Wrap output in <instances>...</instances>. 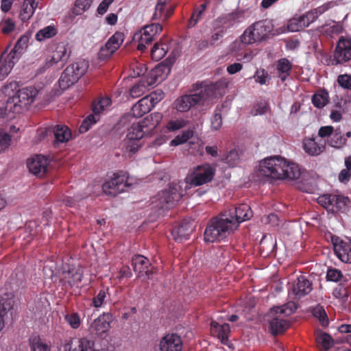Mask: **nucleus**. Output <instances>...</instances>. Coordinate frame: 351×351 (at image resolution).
Segmentation results:
<instances>
[{"mask_svg":"<svg viewBox=\"0 0 351 351\" xmlns=\"http://www.w3.org/2000/svg\"><path fill=\"white\" fill-rule=\"evenodd\" d=\"M305 27V20L302 15L291 19L287 24L289 31L292 32H299Z\"/></svg>","mask_w":351,"mask_h":351,"instance_id":"obj_43","label":"nucleus"},{"mask_svg":"<svg viewBox=\"0 0 351 351\" xmlns=\"http://www.w3.org/2000/svg\"><path fill=\"white\" fill-rule=\"evenodd\" d=\"M336 64H343L351 60V38L341 36L336 45L334 53Z\"/></svg>","mask_w":351,"mask_h":351,"instance_id":"obj_13","label":"nucleus"},{"mask_svg":"<svg viewBox=\"0 0 351 351\" xmlns=\"http://www.w3.org/2000/svg\"><path fill=\"white\" fill-rule=\"evenodd\" d=\"M222 125V117L220 110H215V113L211 118V128L214 130H217Z\"/></svg>","mask_w":351,"mask_h":351,"instance_id":"obj_61","label":"nucleus"},{"mask_svg":"<svg viewBox=\"0 0 351 351\" xmlns=\"http://www.w3.org/2000/svg\"><path fill=\"white\" fill-rule=\"evenodd\" d=\"M112 315L109 313H104L95 319L90 325V331L92 334L101 336L110 328Z\"/></svg>","mask_w":351,"mask_h":351,"instance_id":"obj_20","label":"nucleus"},{"mask_svg":"<svg viewBox=\"0 0 351 351\" xmlns=\"http://www.w3.org/2000/svg\"><path fill=\"white\" fill-rule=\"evenodd\" d=\"M337 83L343 88L351 90V75H339L337 77Z\"/></svg>","mask_w":351,"mask_h":351,"instance_id":"obj_60","label":"nucleus"},{"mask_svg":"<svg viewBox=\"0 0 351 351\" xmlns=\"http://www.w3.org/2000/svg\"><path fill=\"white\" fill-rule=\"evenodd\" d=\"M161 71V67L159 66L152 71L151 76L141 78L137 83H136L130 89V93L133 98H137L142 96L148 90L149 88L153 86L157 81L156 77L158 71Z\"/></svg>","mask_w":351,"mask_h":351,"instance_id":"obj_15","label":"nucleus"},{"mask_svg":"<svg viewBox=\"0 0 351 351\" xmlns=\"http://www.w3.org/2000/svg\"><path fill=\"white\" fill-rule=\"evenodd\" d=\"M163 118V115L160 112H154L148 116H147L141 123H139L142 125V129L144 128H149L150 130H153L157 127V125L160 123Z\"/></svg>","mask_w":351,"mask_h":351,"instance_id":"obj_36","label":"nucleus"},{"mask_svg":"<svg viewBox=\"0 0 351 351\" xmlns=\"http://www.w3.org/2000/svg\"><path fill=\"white\" fill-rule=\"evenodd\" d=\"M210 332L213 336L217 337L223 344H228L230 332V327L228 324H219L217 322L213 320L210 323Z\"/></svg>","mask_w":351,"mask_h":351,"instance_id":"obj_27","label":"nucleus"},{"mask_svg":"<svg viewBox=\"0 0 351 351\" xmlns=\"http://www.w3.org/2000/svg\"><path fill=\"white\" fill-rule=\"evenodd\" d=\"M225 161L230 167H233L237 165L239 161V154L236 149L230 150L225 158Z\"/></svg>","mask_w":351,"mask_h":351,"instance_id":"obj_54","label":"nucleus"},{"mask_svg":"<svg viewBox=\"0 0 351 351\" xmlns=\"http://www.w3.org/2000/svg\"><path fill=\"white\" fill-rule=\"evenodd\" d=\"M207 7V3H202L199 7L195 9L191 16L188 21L187 27L192 28L202 19V16Z\"/></svg>","mask_w":351,"mask_h":351,"instance_id":"obj_39","label":"nucleus"},{"mask_svg":"<svg viewBox=\"0 0 351 351\" xmlns=\"http://www.w3.org/2000/svg\"><path fill=\"white\" fill-rule=\"evenodd\" d=\"M146 132L142 129V125L133 123L128 130L125 138L121 143L123 155L125 157H133L144 145L143 138Z\"/></svg>","mask_w":351,"mask_h":351,"instance_id":"obj_5","label":"nucleus"},{"mask_svg":"<svg viewBox=\"0 0 351 351\" xmlns=\"http://www.w3.org/2000/svg\"><path fill=\"white\" fill-rule=\"evenodd\" d=\"M241 41L242 43L247 45L252 44L258 41L251 26L248 27L241 36Z\"/></svg>","mask_w":351,"mask_h":351,"instance_id":"obj_50","label":"nucleus"},{"mask_svg":"<svg viewBox=\"0 0 351 351\" xmlns=\"http://www.w3.org/2000/svg\"><path fill=\"white\" fill-rule=\"evenodd\" d=\"M29 41V38L27 36H22L20 38L16 41L14 49L19 53H23L27 47V43Z\"/></svg>","mask_w":351,"mask_h":351,"instance_id":"obj_62","label":"nucleus"},{"mask_svg":"<svg viewBox=\"0 0 351 351\" xmlns=\"http://www.w3.org/2000/svg\"><path fill=\"white\" fill-rule=\"evenodd\" d=\"M316 343L320 350H328L333 345V339L328 334L322 331H317Z\"/></svg>","mask_w":351,"mask_h":351,"instance_id":"obj_38","label":"nucleus"},{"mask_svg":"<svg viewBox=\"0 0 351 351\" xmlns=\"http://www.w3.org/2000/svg\"><path fill=\"white\" fill-rule=\"evenodd\" d=\"M215 174V169L210 165L206 163L197 165L185 178L186 184L191 186H201L212 181Z\"/></svg>","mask_w":351,"mask_h":351,"instance_id":"obj_9","label":"nucleus"},{"mask_svg":"<svg viewBox=\"0 0 351 351\" xmlns=\"http://www.w3.org/2000/svg\"><path fill=\"white\" fill-rule=\"evenodd\" d=\"M351 138V131L347 132L345 134L341 133L339 128L335 130L332 135L326 139L327 144L333 148L341 149L348 145V138Z\"/></svg>","mask_w":351,"mask_h":351,"instance_id":"obj_25","label":"nucleus"},{"mask_svg":"<svg viewBox=\"0 0 351 351\" xmlns=\"http://www.w3.org/2000/svg\"><path fill=\"white\" fill-rule=\"evenodd\" d=\"M333 250L337 257L343 263H351L350 243H348L339 237L332 238Z\"/></svg>","mask_w":351,"mask_h":351,"instance_id":"obj_21","label":"nucleus"},{"mask_svg":"<svg viewBox=\"0 0 351 351\" xmlns=\"http://www.w3.org/2000/svg\"><path fill=\"white\" fill-rule=\"evenodd\" d=\"M329 95L326 89H320L312 97V103L317 108H324L328 102Z\"/></svg>","mask_w":351,"mask_h":351,"instance_id":"obj_35","label":"nucleus"},{"mask_svg":"<svg viewBox=\"0 0 351 351\" xmlns=\"http://www.w3.org/2000/svg\"><path fill=\"white\" fill-rule=\"evenodd\" d=\"M164 92L162 90L158 89L145 97L149 98V100L151 102V104H153L154 108L164 98Z\"/></svg>","mask_w":351,"mask_h":351,"instance_id":"obj_59","label":"nucleus"},{"mask_svg":"<svg viewBox=\"0 0 351 351\" xmlns=\"http://www.w3.org/2000/svg\"><path fill=\"white\" fill-rule=\"evenodd\" d=\"M152 108L153 104H151L149 98L144 97L132 106L131 112L134 117L138 118L149 112Z\"/></svg>","mask_w":351,"mask_h":351,"instance_id":"obj_29","label":"nucleus"},{"mask_svg":"<svg viewBox=\"0 0 351 351\" xmlns=\"http://www.w3.org/2000/svg\"><path fill=\"white\" fill-rule=\"evenodd\" d=\"M57 34V29L54 26L49 25L40 29L36 34V39L38 41H43L47 38H51L56 36Z\"/></svg>","mask_w":351,"mask_h":351,"instance_id":"obj_45","label":"nucleus"},{"mask_svg":"<svg viewBox=\"0 0 351 351\" xmlns=\"http://www.w3.org/2000/svg\"><path fill=\"white\" fill-rule=\"evenodd\" d=\"M303 148L310 156L320 154L325 148V143L321 144L315 141V137L305 138L303 141Z\"/></svg>","mask_w":351,"mask_h":351,"instance_id":"obj_28","label":"nucleus"},{"mask_svg":"<svg viewBox=\"0 0 351 351\" xmlns=\"http://www.w3.org/2000/svg\"><path fill=\"white\" fill-rule=\"evenodd\" d=\"M317 203L328 212L345 213L348 208L350 200L348 197L341 195L324 194L317 198Z\"/></svg>","mask_w":351,"mask_h":351,"instance_id":"obj_8","label":"nucleus"},{"mask_svg":"<svg viewBox=\"0 0 351 351\" xmlns=\"http://www.w3.org/2000/svg\"><path fill=\"white\" fill-rule=\"evenodd\" d=\"M332 295L338 299H346L348 297V292L347 288L341 282L337 285L332 291Z\"/></svg>","mask_w":351,"mask_h":351,"instance_id":"obj_57","label":"nucleus"},{"mask_svg":"<svg viewBox=\"0 0 351 351\" xmlns=\"http://www.w3.org/2000/svg\"><path fill=\"white\" fill-rule=\"evenodd\" d=\"M37 6L38 3L35 0H24L20 12L21 19L23 22L28 21L34 14Z\"/></svg>","mask_w":351,"mask_h":351,"instance_id":"obj_33","label":"nucleus"},{"mask_svg":"<svg viewBox=\"0 0 351 351\" xmlns=\"http://www.w3.org/2000/svg\"><path fill=\"white\" fill-rule=\"evenodd\" d=\"M254 57V54L252 50H245L238 52L235 54V58L238 62L248 63L251 62Z\"/></svg>","mask_w":351,"mask_h":351,"instance_id":"obj_52","label":"nucleus"},{"mask_svg":"<svg viewBox=\"0 0 351 351\" xmlns=\"http://www.w3.org/2000/svg\"><path fill=\"white\" fill-rule=\"evenodd\" d=\"M324 10H322L321 8H318L316 9L311 10L310 11L306 12L305 14H302V16L305 20L306 27H308L312 23L315 21L319 15L322 14Z\"/></svg>","mask_w":351,"mask_h":351,"instance_id":"obj_46","label":"nucleus"},{"mask_svg":"<svg viewBox=\"0 0 351 351\" xmlns=\"http://www.w3.org/2000/svg\"><path fill=\"white\" fill-rule=\"evenodd\" d=\"M98 118H96L94 114H89L81 123L79 128V132L80 133L86 132L91 125L97 123Z\"/></svg>","mask_w":351,"mask_h":351,"instance_id":"obj_53","label":"nucleus"},{"mask_svg":"<svg viewBox=\"0 0 351 351\" xmlns=\"http://www.w3.org/2000/svg\"><path fill=\"white\" fill-rule=\"evenodd\" d=\"M180 186L176 184L171 183L168 189L159 192L153 200V204L158 210H169L173 208L182 198Z\"/></svg>","mask_w":351,"mask_h":351,"instance_id":"obj_7","label":"nucleus"},{"mask_svg":"<svg viewBox=\"0 0 351 351\" xmlns=\"http://www.w3.org/2000/svg\"><path fill=\"white\" fill-rule=\"evenodd\" d=\"M84 277L81 268H76L69 265H64L60 274V282L66 289L79 287Z\"/></svg>","mask_w":351,"mask_h":351,"instance_id":"obj_11","label":"nucleus"},{"mask_svg":"<svg viewBox=\"0 0 351 351\" xmlns=\"http://www.w3.org/2000/svg\"><path fill=\"white\" fill-rule=\"evenodd\" d=\"M326 279L328 281L338 282H346L347 278L344 277L341 270L336 268H328L326 272Z\"/></svg>","mask_w":351,"mask_h":351,"instance_id":"obj_44","label":"nucleus"},{"mask_svg":"<svg viewBox=\"0 0 351 351\" xmlns=\"http://www.w3.org/2000/svg\"><path fill=\"white\" fill-rule=\"evenodd\" d=\"M186 124V122L183 119L171 120L167 123L166 128L168 131L173 132L184 128Z\"/></svg>","mask_w":351,"mask_h":351,"instance_id":"obj_55","label":"nucleus"},{"mask_svg":"<svg viewBox=\"0 0 351 351\" xmlns=\"http://www.w3.org/2000/svg\"><path fill=\"white\" fill-rule=\"evenodd\" d=\"M111 104V99L109 97H102L93 104V112L96 118L99 119V114L102 112L106 108Z\"/></svg>","mask_w":351,"mask_h":351,"instance_id":"obj_42","label":"nucleus"},{"mask_svg":"<svg viewBox=\"0 0 351 351\" xmlns=\"http://www.w3.org/2000/svg\"><path fill=\"white\" fill-rule=\"evenodd\" d=\"M48 165L47 158L42 155H36L27 161L29 171L37 177H43L47 172Z\"/></svg>","mask_w":351,"mask_h":351,"instance_id":"obj_23","label":"nucleus"},{"mask_svg":"<svg viewBox=\"0 0 351 351\" xmlns=\"http://www.w3.org/2000/svg\"><path fill=\"white\" fill-rule=\"evenodd\" d=\"M291 69L292 64L288 59L284 58L278 60L276 70L282 82H285L289 77Z\"/></svg>","mask_w":351,"mask_h":351,"instance_id":"obj_32","label":"nucleus"},{"mask_svg":"<svg viewBox=\"0 0 351 351\" xmlns=\"http://www.w3.org/2000/svg\"><path fill=\"white\" fill-rule=\"evenodd\" d=\"M312 282L305 276L301 275L292 283L291 293L294 295L295 299H300L309 294L312 291Z\"/></svg>","mask_w":351,"mask_h":351,"instance_id":"obj_18","label":"nucleus"},{"mask_svg":"<svg viewBox=\"0 0 351 351\" xmlns=\"http://www.w3.org/2000/svg\"><path fill=\"white\" fill-rule=\"evenodd\" d=\"M11 136L0 130V153L4 152L10 145Z\"/></svg>","mask_w":351,"mask_h":351,"instance_id":"obj_56","label":"nucleus"},{"mask_svg":"<svg viewBox=\"0 0 351 351\" xmlns=\"http://www.w3.org/2000/svg\"><path fill=\"white\" fill-rule=\"evenodd\" d=\"M62 351H100L95 348V342L86 337L79 339L73 344L72 341L65 343Z\"/></svg>","mask_w":351,"mask_h":351,"instance_id":"obj_24","label":"nucleus"},{"mask_svg":"<svg viewBox=\"0 0 351 351\" xmlns=\"http://www.w3.org/2000/svg\"><path fill=\"white\" fill-rule=\"evenodd\" d=\"M132 265L135 272L141 274L145 273L147 278H152L153 271L149 269V261L143 255L137 254L133 256L132 259Z\"/></svg>","mask_w":351,"mask_h":351,"instance_id":"obj_26","label":"nucleus"},{"mask_svg":"<svg viewBox=\"0 0 351 351\" xmlns=\"http://www.w3.org/2000/svg\"><path fill=\"white\" fill-rule=\"evenodd\" d=\"M322 32L330 37L341 34L343 26L340 23L333 22L332 24H326L322 27Z\"/></svg>","mask_w":351,"mask_h":351,"instance_id":"obj_41","label":"nucleus"},{"mask_svg":"<svg viewBox=\"0 0 351 351\" xmlns=\"http://www.w3.org/2000/svg\"><path fill=\"white\" fill-rule=\"evenodd\" d=\"M106 298V292L104 289L100 290L93 298L92 304L94 307L99 308L102 306Z\"/></svg>","mask_w":351,"mask_h":351,"instance_id":"obj_63","label":"nucleus"},{"mask_svg":"<svg viewBox=\"0 0 351 351\" xmlns=\"http://www.w3.org/2000/svg\"><path fill=\"white\" fill-rule=\"evenodd\" d=\"M258 41L265 39L267 34L271 31L270 24L267 21H259L250 25Z\"/></svg>","mask_w":351,"mask_h":351,"instance_id":"obj_31","label":"nucleus"},{"mask_svg":"<svg viewBox=\"0 0 351 351\" xmlns=\"http://www.w3.org/2000/svg\"><path fill=\"white\" fill-rule=\"evenodd\" d=\"M71 55V51L69 50L68 46L64 43H60L56 47L52 54L49 56L45 60V67L49 68L58 62H62V66L65 62L69 59Z\"/></svg>","mask_w":351,"mask_h":351,"instance_id":"obj_17","label":"nucleus"},{"mask_svg":"<svg viewBox=\"0 0 351 351\" xmlns=\"http://www.w3.org/2000/svg\"><path fill=\"white\" fill-rule=\"evenodd\" d=\"M200 88L199 93L191 95H185L178 99L173 103L174 108L180 112H187L195 105H204L208 101L216 97L219 89L217 83H210L202 86L195 84Z\"/></svg>","mask_w":351,"mask_h":351,"instance_id":"obj_2","label":"nucleus"},{"mask_svg":"<svg viewBox=\"0 0 351 351\" xmlns=\"http://www.w3.org/2000/svg\"><path fill=\"white\" fill-rule=\"evenodd\" d=\"M162 29L160 23H152L145 26L142 29L134 34L133 40L138 42L136 48L143 51L146 49V45L150 44L155 37L159 34Z\"/></svg>","mask_w":351,"mask_h":351,"instance_id":"obj_10","label":"nucleus"},{"mask_svg":"<svg viewBox=\"0 0 351 351\" xmlns=\"http://www.w3.org/2000/svg\"><path fill=\"white\" fill-rule=\"evenodd\" d=\"M88 68V64L85 60L76 62L66 68V74L71 73L74 75V80L79 79L85 74Z\"/></svg>","mask_w":351,"mask_h":351,"instance_id":"obj_30","label":"nucleus"},{"mask_svg":"<svg viewBox=\"0 0 351 351\" xmlns=\"http://www.w3.org/2000/svg\"><path fill=\"white\" fill-rule=\"evenodd\" d=\"M182 340L176 333L166 335L161 339L159 344L160 351H182Z\"/></svg>","mask_w":351,"mask_h":351,"instance_id":"obj_22","label":"nucleus"},{"mask_svg":"<svg viewBox=\"0 0 351 351\" xmlns=\"http://www.w3.org/2000/svg\"><path fill=\"white\" fill-rule=\"evenodd\" d=\"M168 46L165 43H156L151 51V55L153 60L158 61L161 60L167 53Z\"/></svg>","mask_w":351,"mask_h":351,"instance_id":"obj_40","label":"nucleus"},{"mask_svg":"<svg viewBox=\"0 0 351 351\" xmlns=\"http://www.w3.org/2000/svg\"><path fill=\"white\" fill-rule=\"evenodd\" d=\"M37 95L38 90L34 86L19 89L16 95L8 98L5 109L9 112L20 113L23 108L34 102Z\"/></svg>","mask_w":351,"mask_h":351,"instance_id":"obj_6","label":"nucleus"},{"mask_svg":"<svg viewBox=\"0 0 351 351\" xmlns=\"http://www.w3.org/2000/svg\"><path fill=\"white\" fill-rule=\"evenodd\" d=\"M193 229V221L184 220L173 227L171 235L176 241L183 242L189 239Z\"/></svg>","mask_w":351,"mask_h":351,"instance_id":"obj_19","label":"nucleus"},{"mask_svg":"<svg viewBox=\"0 0 351 351\" xmlns=\"http://www.w3.org/2000/svg\"><path fill=\"white\" fill-rule=\"evenodd\" d=\"M313 315L314 317L319 319L322 326L326 327L328 325V318L324 308L322 306L319 305L315 306L313 310Z\"/></svg>","mask_w":351,"mask_h":351,"instance_id":"obj_49","label":"nucleus"},{"mask_svg":"<svg viewBox=\"0 0 351 351\" xmlns=\"http://www.w3.org/2000/svg\"><path fill=\"white\" fill-rule=\"evenodd\" d=\"M74 75L71 73H67L66 74V69L62 73L59 79L60 87L64 90L68 88L69 86L77 82L78 80H74Z\"/></svg>","mask_w":351,"mask_h":351,"instance_id":"obj_47","label":"nucleus"},{"mask_svg":"<svg viewBox=\"0 0 351 351\" xmlns=\"http://www.w3.org/2000/svg\"><path fill=\"white\" fill-rule=\"evenodd\" d=\"M124 40V34L122 32H115L106 42L108 45L112 47L115 51L119 48Z\"/></svg>","mask_w":351,"mask_h":351,"instance_id":"obj_48","label":"nucleus"},{"mask_svg":"<svg viewBox=\"0 0 351 351\" xmlns=\"http://www.w3.org/2000/svg\"><path fill=\"white\" fill-rule=\"evenodd\" d=\"M334 131L335 128L332 125L322 126L318 130V136L322 138H326V139H328L331 137Z\"/></svg>","mask_w":351,"mask_h":351,"instance_id":"obj_64","label":"nucleus"},{"mask_svg":"<svg viewBox=\"0 0 351 351\" xmlns=\"http://www.w3.org/2000/svg\"><path fill=\"white\" fill-rule=\"evenodd\" d=\"M14 301L11 298H1L0 299V331L4 327V319L14 306Z\"/></svg>","mask_w":351,"mask_h":351,"instance_id":"obj_34","label":"nucleus"},{"mask_svg":"<svg viewBox=\"0 0 351 351\" xmlns=\"http://www.w3.org/2000/svg\"><path fill=\"white\" fill-rule=\"evenodd\" d=\"M296 308L294 302H288L282 306H274L271 308L269 313L270 317L269 322V330L272 335L281 334L289 328L290 323L287 317L293 314Z\"/></svg>","mask_w":351,"mask_h":351,"instance_id":"obj_4","label":"nucleus"},{"mask_svg":"<svg viewBox=\"0 0 351 351\" xmlns=\"http://www.w3.org/2000/svg\"><path fill=\"white\" fill-rule=\"evenodd\" d=\"M261 173L275 180H297L301 176L298 165L287 161L281 156H271L262 160L259 165Z\"/></svg>","mask_w":351,"mask_h":351,"instance_id":"obj_1","label":"nucleus"},{"mask_svg":"<svg viewBox=\"0 0 351 351\" xmlns=\"http://www.w3.org/2000/svg\"><path fill=\"white\" fill-rule=\"evenodd\" d=\"M32 351H51V346L43 341L39 335H32L29 339Z\"/></svg>","mask_w":351,"mask_h":351,"instance_id":"obj_37","label":"nucleus"},{"mask_svg":"<svg viewBox=\"0 0 351 351\" xmlns=\"http://www.w3.org/2000/svg\"><path fill=\"white\" fill-rule=\"evenodd\" d=\"M114 52L115 51L112 50V47L106 43L100 48L98 53V58L100 60H105L109 58Z\"/></svg>","mask_w":351,"mask_h":351,"instance_id":"obj_58","label":"nucleus"},{"mask_svg":"<svg viewBox=\"0 0 351 351\" xmlns=\"http://www.w3.org/2000/svg\"><path fill=\"white\" fill-rule=\"evenodd\" d=\"M53 133L55 137L53 145H58L60 143H67L71 138L70 129L64 125H56L53 128H45L40 133V138H45L49 134Z\"/></svg>","mask_w":351,"mask_h":351,"instance_id":"obj_16","label":"nucleus"},{"mask_svg":"<svg viewBox=\"0 0 351 351\" xmlns=\"http://www.w3.org/2000/svg\"><path fill=\"white\" fill-rule=\"evenodd\" d=\"M234 230V223L228 219L226 213H222L208 221L204 231V241L210 243L220 241Z\"/></svg>","mask_w":351,"mask_h":351,"instance_id":"obj_3","label":"nucleus"},{"mask_svg":"<svg viewBox=\"0 0 351 351\" xmlns=\"http://www.w3.org/2000/svg\"><path fill=\"white\" fill-rule=\"evenodd\" d=\"M169 0H159L156 5L155 12L153 15L154 19H162L164 21L165 12L166 10L167 3Z\"/></svg>","mask_w":351,"mask_h":351,"instance_id":"obj_51","label":"nucleus"},{"mask_svg":"<svg viewBox=\"0 0 351 351\" xmlns=\"http://www.w3.org/2000/svg\"><path fill=\"white\" fill-rule=\"evenodd\" d=\"M223 213L228 215V219L234 223L236 229L241 223L250 219L253 216L252 209L247 204L232 206L228 211H225Z\"/></svg>","mask_w":351,"mask_h":351,"instance_id":"obj_12","label":"nucleus"},{"mask_svg":"<svg viewBox=\"0 0 351 351\" xmlns=\"http://www.w3.org/2000/svg\"><path fill=\"white\" fill-rule=\"evenodd\" d=\"M126 179L127 178L124 174L114 173L112 179L106 182L102 185L104 193L113 197L123 193L125 189L129 186Z\"/></svg>","mask_w":351,"mask_h":351,"instance_id":"obj_14","label":"nucleus"}]
</instances>
